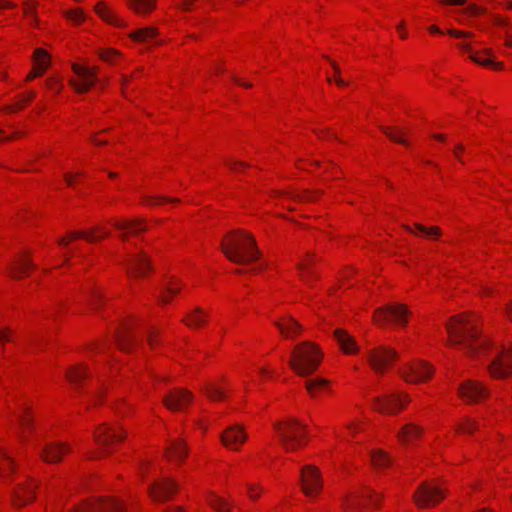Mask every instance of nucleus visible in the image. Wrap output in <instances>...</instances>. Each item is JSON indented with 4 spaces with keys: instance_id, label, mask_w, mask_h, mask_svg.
Returning a JSON list of instances; mask_svg holds the SVG:
<instances>
[{
    "instance_id": "7c9ffc66",
    "label": "nucleus",
    "mask_w": 512,
    "mask_h": 512,
    "mask_svg": "<svg viewBox=\"0 0 512 512\" xmlns=\"http://www.w3.org/2000/svg\"><path fill=\"white\" fill-rule=\"evenodd\" d=\"M166 455L179 461H183L187 456V448L181 439L173 440L166 449Z\"/></svg>"
},
{
    "instance_id": "f257e3e1",
    "label": "nucleus",
    "mask_w": 512,
    "mask_h": 512,
    "mask_svg": "<svg viewBox=\"0 0 512 512\" xmlns=\"http://www.w3.org/2000/svg\"><path fill=\"white\" fill-rule=\"evenodd\" d=\"M475 319L467 315L454 316L446 324L449 343L459 346L470 356H479L487 347L486 340L479 339Z\"/></svg>"
},
{
    "instance_id": "c756f323",
    "label": "nucleus",
    "mask_w": 512,
    "mask_h": 512,
    "mask_svg": "<svg viewBox=\"0 0 512 512\" xmlns=\"http://www.w3.org/2000/svg\"><path fill=\"white\" fill-rule=\"evenodd\" d=\"M181 288V283L174 277L167 278L162 284V292L160 295V300L163 303H169L171 295H176Z\"/></svg>"
},
{
    "instance_id": "423d86ee",
    "label": "nucleus",
    "mask_w": 512,
    "mask_h": 512,
    "mask_svg": "<svg viewBox=\"0 0 512 512\" xmlns=\"http://www.w3.org/2000/svg\"><path fill=\"white\" fill-rule=\"evenodd\" d=\"M397 357L398 353L396 350L384 345H379L367 352L370 366L379 374H383Z\"/></svg>"
},
{
    "instance_id": "a19ab883",
    "label": "nucleus",
    "mask_w": 512,
    "mask_h": 512,
    "mask_svg": "<svg viewBox=\"0 0 512 512\" xmlns=\"http://www.w3.org/2000/svg\"><path fill=\"white\" fill-rule=\"evenodd\" d=\"M86 377L87 367L84 365H77L67 371L68 380L75 385L79 384Z\"/></svg>"
},
{
    "instance_id": "4d7b16f0",
    "label": "nucleus",
    "mask_w": 512,
    "mask_h": 512,
    "mask_svg": "<svg viewBox=\"0 0 512 512\" xmlns=\"http://www.w3.org/2000/svg\"><path fill=\"white\" fill-rule=\"evenodd\" d=\"M102 301V295L98 291H92L91 299H90V305L93 309H97L99 304Z\"/></svg>"
},
{
    "instance_id": "f8f14e48",
    "label": "nucleus",
    "mask_w": 512,
    "mask_h": 512,
    "mask_svg": "<svg viewBox=\"0 0 512 512\" xmlns=\"http://www.w3.org/2000/svg\"><path fill=\"white\" fill-rule=\"evenodd\" d=\"M72 69L79 80H71L70 83L78 93L87 92L97 81L96 70L94 68L74 63Z\"/></svg>"
},
{
    "instance_id": "e433bc0d",
    "label": "nucleus",
    "mask_w": 512,
    "mask_h": 512,
    "mask_svg": "<svg viewBox=\"0 0 512 512\" xmlns=\"http://www.w3.org/2000/svg\"><path fill=\"white\" fill-rule=\"evenodd\" d=\"M14 462L13 459L7 454V452L0 448V478L6 479L9 472L13 471Z\"/></svg>"
},
{
    "instance_id": "6ab92c4d",
    "label": "nucleus",
    "mask_w": 512,
    "mask_h": 512,
    "mask_svg": "<svg viewBox=\"0 0 512 512\" xmlns=\"http://www.w3.org/2000/svg\"><path fill=\"white\" fill-rule=\"evenodd\" d=\"M459 48L466 53H469V58L482 66L492 67L494 69L501 70L504 65L502 62H495L494 55L491 49H485L483 52L487 57L479 56L476 52L473 51L472 47L468 43L459 44Z\"/></svg>"
},
{
    "instance_id": "a211bd4d",
    "label": "nucleus",
    "mask_w": 512,
    "mask_h": 512,
    "mask_svg": "<svg viewBox=\"0 0 512 512\" xmlns=\"http://www.w3.org/2000/svg\"><path fill=\"white\" fill-rule=\"evenodd\" d=\"M247 434L243 426L232 425L221 434V441L227 448L238 450L246 441Z\"/></svg>"
},
{
    "instance_id": "774afa93",
    "label": "nucleus",
    "mask_w": 512,
    "mask_h": 512,
    "mask_svg": "<svg viewBox=\"0 0 512 512\" xmlns=\"http://www.w3.org/2000/svg\"><path fill=\"white\" fill-rule=\"evenodd\" d=\"M233 80H234L237 84H239V85H241V86H244V87H246V88H250V87H252V83H249V82H242V81H241L240 79H238L237 77H233Z\"/></svg>"
},
{
    "instance_id": "3c124183",
    "label": "nucleus",
    "mask_w": 512,
    "mask_h": 512,
    "mask_svg": "<svg viewBox=\"0 0 512 512\" xmlns=\"http://www.w3.org/2000/svg\"><path fill=\"white\" fill-rule=\"evenodd\" d=\"M67 18L75 24H80L85 20V14L82 10H71L66 14Z\"/></svg>"
},
{
    "instance_id": "393cba45",
    "label": "nucleus",
    "mask_w": 512,
    "mask_h": 512,
    "mask_svg": "<svg viewBox=\"0 0 512 512\" xmlns=\"http://www.w3.org/2000/svg\"><path fill=\"white\" fill-rule=\"evenodd\" d=\"M35 484L32 481L19 484L13 488V501L16 506L24 505L34 498Z\"/></svg>"
},
{
    "instance_id": "2eb2a0df",
    "label": "nucleus",
    "mask_w": 512,
    "mask_h": 512,
    "mask_svg": "<svg viewBox=\"0 0 512 512\" xmlns=\"http://www.w3.org/2000/svg\"><path fill=\"white\" fill-rule=\"evenodd\" d=\"M94 437L101 448L106 451L114 442L123 440L124 434L119 427L102 425L95 431Z\"/></svg>"
},
{
    "instance_id": "8fccbe9b",
    "label": "nucleus",
    "mask_w": 512,
    "mask_h": 512,
    "mask_svg": "<svg viewBox=\"0 0 512 512\" xmlns=\"http://www.w3.org/2000/svg\"><path fill=\"white\" fill-rule=\"evenodd\" d=\"M289 197H291L293 199H296L298 201H302V202L313 201V200L316 199V195L312 191H302V192L297 193V194H290L289 193Z\"/></svg>"
},
{
    "instance_id": "79ce46f5",
    "label": "nucleus",
    "mask_w": 512,
    "mask_h": 512,
    "mask_svg": "<svg viewBox=\"0 0 512 512\" xmlns=\"http://www.w3.org/2000/svg\"><path fill=\"white\" fill-rule=\"evenodd\" d=\"M207 320V314L200 308H196L187 319L183 321L190 327H199Z\"/></svg>"
},
{
    "instance_id": "bb28decb",
    "label": "nucleus",
    "mask_w": 512,
    "mask_h": 512,
    "mask_svg": "<svg viewBox=\"0 0 512 512\" xmlns=\"http://www.w3.org/2000/svg\"><path fill=\"white\" fill-rule=\"evenodd\" d=\"M157 29L155 27H145L137 29L130 34V37L137 42L159 44L157 40Z\"/></svg>"
},
{
    "instance_id": "4c0bfd02",
    "label": "nucleus",
    "mask_w": 512,
    "mask_h": 512,
    "mask_svg": "<svg viewBox=\"0 0 512 512\" xmlns=\"http://www.w3.org/2000/svg\"><path fill=\"white\" fill-rule=\"evenodd\" d=\"M305 387L311 396L323 392L328 388V381L324 378H315L305 382Z\"/></svg>"
},
{
    "instance_id": "680f3d73",
    "label": "nucleus",
    "mask_w": 512,
    "mask_h": 512,
    "mask_svg": "<svg viewBox=\"0 0 512 512\" xmlns=\"http://www.w3.org/2000/svg\"><path fill=\"white\" fill-rule=\"evenodd\" d=\"M439 1L442 4H447V5H460L465 2V0H439Z\"/></svg>"
},
{
    "instance_id": "9b49d317",
    "label": "nucleus",
    "mask_w": 512,
    "mask_h": 512,
    "mask_svg": "<svg viewBox=\"0 0 512 512\" xmlns=\"http://www.w3.org/2000/svg\"><path fill=\"white\" fill-rule=\"evenodd\" d=\"M302 490L307 496L317 494L322 487V478L318 468L312 465L304 466L300 471Z\"/></svg>"
},
{
    "instance_id": "20e7f679",
    "label": "nucleus",
    "mask_w": 512,
    "mask_h": 512,
    "mask_svg": "<svg viewBox=\"0 0 512 512\" xmlns=\"http://www.w3.org/2000/svg\"><path fill=\"white\" fill-rule=\"evenodd\" d=\"M274 429L279 438V443L287 452L295 451L299 446L304 445L306 437V426L297 419L291 418L283 422H275Z\"/></svg>"
},
{
    "instance_id": "c9c22d12",
    "label": "nucleus",
    "mask_w": 512,
    "mask_h": 512,
    "mask_svg": "<svg viewBox=\"0 0 512 512\" xmlns=\"http://www.w3.org/2000/svg\"><path fill=\"white\" fill-rule=\"evenodd\" d=\"M313 262L312 255H306V258L297 264L298 270L300 272L301 279L309 284L313 279L314 272L310 269V265Z\"/></svg>"
},
{
    "instance_id": "37998d69",
    "label": "nucleus",
    "mask_w": 512,
    "mask_h": 512,
    "mask_svg": "<svg viewBox=\"0 0 512 512\" xmlns=\"http://www.w3.org/2000/svg\"><path fill=\"white\" fill-rule=\"evenodd\" d=\"M130 7L139 14H145L154 9L155 0H130Z\"/></svg>"
},
{
    "instance_id": "603ef678",
    "label": "nucleus",
    "mask_w": 512,
    "mask_h": 512,
    "mask_svg": "<svg viewBox=\"0 0 512 512\" xmlns=\"http://www.w3.org/2000/svg\"><path fill=\"white\" fill-rule=\"evenodd\" d=\"M205 393L207 394V396L209 398H211L213 400L221 399L224 396L223 391L214 385H208L205 388Z\"/></svg>"
},
{
    "instance_id": "39448f33",
    "label": "nucleus",
    "mask_w": 512,
    "mask_h": 512,
    "mask_svg": "<svg viewBox=\"0 0 512 512\" xmlns=\"http://www.w3.org/2000/svg\"><path fill=\"white\" fill-rule=\"evenodd\" d=\"M444 491L432 482H423L413 494V500L419 508H429L444 499Z\"/></svg>"
},
{
    "instance_id": "7ed1b4c3",
    "label": "nucleus",
    "mask_w": 512,
    "mask_h": 512,
    "mask_svg": "<svg viewBox=\"0 0 512 512\" xmlns=\"http://www.w3.org/2000/svg\"><path fill=\"white\" fill-rule=\"evenodd\" d=\"M322 357L323 355L317 345L304 341L295 346L289 360V366L297 375L306 377L318 369Z\"/></svg>"
},
{
    "instance_id": "5701e85b",
    "label": "nucleus",
    "mask_w": 512,
    "mask_h": 512,
    "mask_svg": "<svg viewBox=\"0 0 512 512\" xmlns=\"http://www.w3.org/2000/svg\"><path fill=\"white\" fill-rule=\"evenodd\" d=\"M70 451L65 443L52 442L41 449V456L48 463H57L62 456Z\"/></svg>"
},
{
    "instance_id": "09e8293b",
    "label": "nucleus",
    "mask_w": 512,
    "mask_h": 512,
    "mask_svg": "<svg viewBox=\"0 0 512 512\" xmlns=\"http://www.w3.org/2000/svg\"><path fill=\"white\" fill-rule=\"evenodd\" d=\"M24 14L33 24L37 23L36 7L34 3L26 2L23 7Z\"/></svg>"
},
{
    "instance_id": "c85d7f7f",
    "label": "nucleus",
    "mask_w": 512,
    "mask_h": 512,
    "mask_svg": "<svg viewBox=\"0 0 512 512\" xmlns=\"http://www.w3.org/2000/svg\"><path fill=\"white\" fill-rule=\"evenodd\" d=\"M334 336L340 345L341 349L345 353H355L358 351V346L355 340L343 329H336L334 331Z\"/></svg>"
},
{
    "instance_id": "de8ad7c7",
    "label": "nucleus",
    "mask_w": 512,
    "mask_h": 512,
    "mask_svg": "<svg viewBox=\"0 0 512 512\" xmlns=\"http://www.w3.org/2000/svg\"><path fill=\"white\" fill-rule=\"evenodd\" d=\"M382 131L394 142L403 144L405 146H408L409 143L406 139L402 137V132L394 133L390 128L388 127H381Z\"/></svg>"
},
{
    "instance_id": "f704fd0d",
    "label": "nucleus",
    "mask_w": 512,
    "mask_h": 512,
    "mask_svg": "<svg viewBox=\"0 0 512 512\" xmlns=\"http://www.w3.org/2000/svg\"><path fill=\"white\" fill-rule=\"evenodd\" d=\"M404 227L407 231H409L411 233H414V234L420 233L429 239L438 238L442 234L440 228L436 227V226L428 228V227L423 226L422 224L415 223L414 227H415L416 231L412 230V228L408 225H406Z\"/></svg>"
},
{
    "instance_id": "72a5a7b5",
    "label": "nucleus",
    "mask_w": 512,
    "mask_h": 512,
    "mask_svg": "<svg viewBox=\"0 0 512 512\" xmlns=\"http://www.w3.org/2000/svg\"><path fill=\"white\" fill-rule=\"evenodd\" d=\"M421 433L422 429L419 426L413 423H408L402 427L398 433V437L401 441L408 443L419 437Z\"/></svg>"
},
{
    "instance_id": "ea45409f",
    "label": "nucleus",
    "mask_w": 512,
    "mask_h": 512,
    "mask_svg": "<svg viewBox=\"0 0 512 512\" xmlns=\"http://www.w3.org/2000/svg\"><path fill=\"white\" fill-rule=\"evenodd\" d=\"M20 438L26 439L28 432L32 429L33 424L28 409H24L19 415Z\"/></svg>"
},
{
    "instance_id": "cd10ccee",
    "label": "nucleus",
    "mask_w": 512,
    "mask_h": 512,
    "mask_svg": "<svg viewBox=\"0 0 512 512\" xmlns=\"http://www.w3.org/2000/svg\"><path fill=\"white\" fill-rule=\"evenodd\" d=\"M116 342L123 351H129V348L136 343L135 336L128 324L123 325L116 335Z\"/></svg>"
},
{
    "instance_id": "0eeeda50",
    "label": "nucleus",
    "mask_w": 512,
    "mask_h": 512,
    "mask_svg": "<svg viewBox=\"0 0 512 512\" xmlns=\"http://www.w3.org/2000/svg\"><path fill=\"white\" fill-rule=\"evenodd\" d=\"M408 310L407 307L401 304H388L378 308L374 313V321L382 326L389 320L400 324H407Z\"/></svg>"
},
{
    "instance_id": "6e6d98bb",
    "label": "nucleus",
    "mask_w": 512,
    "mask_h": 512,
    "mask_svg": "<svg viewBox=\"0 0 512 512\" xmlns=\"http://www.w3.org/2000/svg\"><path fill=\"white\" fill-rule=\"evenodd\" d=\"M33 98H34V92H31L27 96H25L22 100H20L17 103V106H15V107L14 106H8L6 109H7V111L14 112L17 109H20V108L24 107V105L26 103H28L29 101H31Z\"/></svg>"
},
{
    "instance_id": "4468645a",
    "label": "nucleus",
    "mask_w": 512,
    "mask_h": 512,
    "mask_svg": "<svg viewBox=\"0 0 512 512\" xmlns=\"http://www.w3.org/2000/svg\"><path fill=\"white\" fill-rule=\"evenodd\" d=\"M459 396L467 403H476L488 395L484 385L476 380H467L458 388Z\"/></svg>"
},
{
    "instance_id": "a878e982",
    "label": "nucleus",
    "mask_w": 512,
    "mask_h": 512,
    "mask_svg": "<svg viewBox=\"0 0 512 512\" xmlns=\"http://www.w3.org/2000/svg\"><path fill=\"white\" fill-rule=\"evenodd\" d=\"M114 227L123 233L120 235L121 239L126 240L128 233L137 234L145 231L146 227L141 219L129 220V221H117Z\"/></svg>"
},
{
    "instance_id": "338daca9",
    "label": "nucleus",
    "mask_w": 512,
    "mask_h": 512,
    "mask_svg": "<svg viewBox=\"0 0 512 512\" xmlns=\"http://www.w3.org/2000/svg\"><path fill=\"white\" fill-rule=\"evenodd\" d=\"M194 1H195V0H183L182 5H181V6H182V9H184V10H189V9H190V7H191V5H192V3H193Z\"/></svg>"
},
{
    "instance_id": "6e6552de",
    "label": "nucleus",
    "mask_w": 512,
    "mask_h": 512,
    "mask_svg": "<svg viewBox=\"0 0 512 512\" xmlns=\"http://www.w3.org/2000/svg\"><path fill=\"white\" fill-rule=\"evenodd\" d=\"M381 496L369 488H364L361 491H357L347 496L344 502V509L347 512H361L366 507L368 502H371L376 507Z\"/></svg>"
},
{
    "instance_id": "13d9d810",
    "label": "nucleus",
    "mask_w": 512,
    "mask_h": 512,
    "mask_svg": "<svg viewBox=\"0 0 512 512\" xmlns=\"http://www.w3.org/2000/svg\"><path fill=\"white\" fill-rule=\"evenodd\" d=\"M448 34L453 37H470L471 36V34H468L466 32L460 31V30H455V29L448 30Z\"/></svg>"
},
{
    "instance_id": "c03bdc74",
    "label": "nucleus",
    "mask_w": 512,
    "mask_h": 512,
    "mask_svg": "<svg viewBox=\"0 0 512 512\" xmlns=\"http://www.w3.org/2000/svg\"><path fill=\"white\" fill-rule=\"evenodd\" d=\"M371 460L379 468L387 467L391 462L390 457L380 450L371 453Z\"/></svg>"
},
{
    "instance_id": "864d4df0",
    "label": "nucleus",
    "mask_w": 512,
    "mask_h": 512,
    "mask_svg": "<svg viewBox=\"0 0 512 512\" xmlns=\"http://www.w3.org/2000/svg\"><path fill=\"white\" fill-rule=\"evenodd\" d=\"M177 199L165 198L162 196H148L145 199V202L148 205H160L163 202H177Z\"/></svg>"
},
{
    "instance_id": "ddd939ff",
    "label": "nucleus",
    "mask_w": 512,
    "mask_h": 512,
    "mask_svg": "<svg viewBox=\"0 0 512 512\" xmlns=\"http://www.w3.org/2000/svg\"><path fill=\"white\" fill-rule=\"evenodd\" d=\"M493 377L504 378L512 374V346L502 349L489 365Z\"/></svg>"
},
{
    "instance_id": "9d476101",
    "label": "nucleus",
    "mask_w": 512,
    "mask_h": 512,
    "mask_svg": "<svg viewBox=\"0 0 512 512\" xmlns=\"http://www.w3.org/2000/svg\"><path fill=\"white\" fill-rule=\"evenodd\" d=\"M410 401L408 396L404 398L398 394H386L384 396L374 397L372 400V405L375 410L386 413V414H395Z\"/></svg>"
},
{
    "instance_id": "412c9836",
    "label": "nucleus",
    "mask_w": 512,
    "mask_h": 512,
    "mask_svg": "<svg viewBox=\"0 0 512 512\" xmlns=\"http://www.w3.org/2000/svg\"><path fill=\"white\" fill-rule=\"evenodd\" d=\"M109 235V232L101 227H95L90 231H75L69 233V239L61 238L58 243L61 246H68L69 240L83 238L89 243L99 241Z\"/></svg>"
},
{
    "instance_id": "58836bf2",
    "label": "nucleus",
    "mask_w": 512,
    "mask_h": 512,
    "mask_svg": "<svg viewBox=\"0 0 512 512\" xmlns=\"http://www.w3.org/2000/svg\"><path fill=\"white\" fill-rule=\"evenodd\" d=\"M33 267L34 265L29 259L22 257L16 262L15 266L11 268L10 273L13 278H20L26 274L27 270Z\"/></svg>"
},
{
    "instance_id": "aec40b11",
    "label": "nucleus",
    "mask_w": 512,
    "mask_h": 512,
    "mask_svg": "<svg viewBox=\"0 0 512 512\" xmlns=\"http://www.w3.org/2000/svg\"><path fill=\"white\" fill-rule=\"evenodd\" d=\"M127 273L133 277H143L150 269V263L147 255L141 251L137 255L124 261Z\"/></svg>"
},
{
    "instance_id": "2f4dec72",
    "label": "nucleus",
    "mask_w": 512,
    "mask_h": 512,
    "mask_svg": "<svg viewBox=\"0 0 512 512\" xmlns=\"http://www.w3.org/2000/svg\"><path fill=\"white\" fill-rule=\"evenodd\" d=\"M34 68L39 71V74H43L50 64V56L46 50L38 48L34 51L33 55Z\"/></svg>"
},
{
    "instance_id": "4be33fe9",
    "label": "nucleus",
    "mask_w": 512,
    "mask_h": 512,
    "mask_svg": "<svg viewBox=\"0 0 512 512\" xmlns=\"http://www.w3.org/2000/svg\"><path fill=\"white\" fill-rule=\"evenodd\" d=\"M177 490V484L170 480L164 479L155 483L150 488V495L155 501H165Z\"/></svg>"
},
{
    "instance_id": "e2e57ef3",
    "label": "nucleus",
    "mask_w": 512,
    "mask_h": 512,
    "mask_svg": "<svg viewBox=\"0 0 512 512\" xmlns=\"http://www.w3.org/2000/svg\"><path fill=\"white\" fill-rule=\"evenodd\" d=\"M468 13L471 15H477L481 13V9L475 5H472L468 8Z\"/></svg>"
},
{
    "instance_id": "b1692460",
    "label": "nucleus",
    "mask_w": 512,
    "mask_h": 512,
    "mask_svg": "<svg viewBox=\"0 0 512 512\" xmlns=\"http://www.w3.org/2000/svg\"><path fill=\"white\" fill-rule=\"evenodd\" d=\"M274 324L286 338H294L303 330L302 325L290 315L285 316L281 320L275 321Z\"/></svg>"
},
{
    "instance_id": "f03ea898",
    "label": "nucleus",
    "mask_w": 512,
    "mask_h": 512,
    "mask_svg": "<svg viewBox=\"0 0 512 512\" xmlns=\"http://www.w3.org/2000/svg\"><path fill=\"white\" fill-rule=\"evenodd\" d=\"M220 248L227 259L235 264H247L260 256L255 239L244 231L229 233L221 241Z\"/></svg>"
},
{
    "instance_id": "1a4fd4ad",
    "label": "nucleus",
    "mask_w": 512,
    "mask_h": 512,
    "mask_svg": "<svg viewBox=\"0 0 512 512\" xmlns=\"http://www.w3.org/2000/svg\"><path fill=\"white\" fill-rule=\"evenodd\" d=\"M432 373V367L422 361L405 364L399 369V375L409 383L426 381L431 377Z\"/></svg>"
},
{
    "instance_id": "bf43d9fd",
    "label": "nucleus",
    "mask_w": 512,
    "mask_h": 512,
    "mask_svg": "<svg viewBox=\"0 0 512 512\" xmlns=\"http://www.w3.org/2000/svg\"><path fill=\"white\" fill-rule=\"evenodd\" d=\"M227 165H229V167L233 171H237L238 167H246L247 166V164H245L243 162H238V161H230V162L227 163Z\"/></svg>"
},
{
    "instance_id": "dca6fc26",
    "label": "nucleus",
    "mask_w": 512,
    "mask_h": 512,
    "mask_svg": "<svg viewBox=\"0 0 512 512\" xmlns=\"http://www.w3.org/2000/svg\"><path fill=\"white\" fill-rule=\"evenodd\" d=\"M193 399L192 394L184 389L176 388L171 391L163 398V404L172 411L181 410L186 405L191 403Z\"/></svg>"
},
{
    "instance_id": "052dcab7",
    "label": "nucleus",
    "mask_w": 512,
    "mask_h": 512,
    "mask_svg": "<svg viewBox=\"0 0 512 512\" xmlns=\"http://www.w3.org/2000/svg\"><path fill=\"white\" fill-rule=\"evenodd\" d=\"M248 495L251 499H257L259 497V493L255 492V488L252 485H248Z\"/></svg>"
},
{
    "instance_id": "69168bd1",
    "label": "nucleus",
    "mask_w": 512,
    "mask_h": 512,
    "mask_svg": "<svg viewBox=\"0 0 512 512\" xmlns=\"http://www.w3.org/2000/svg\"><path fill=\"white\" fill-rule=\"evenodd\" d=\"M155 334H156L155 331H151L148 335V342L151 347H154V344H155Z\"/></svg>"
},
{
    "instance_id": "a18cd8bd",
    "label": "nucleus",
    "mask_w": 512,
    "mask_h": 512,
    "mask_svg": "<svg viewBox=\"0 0 512 512\" xmlns=\"http://www.w3.org/2000/svg\"><path fill=\"white\" fill-rule=\"evenodd\" d=\"M209 505L219 512H228L231 509V504L225 502L218 496H212L209 500Z\"/></svg>"
},
{
    "instance_id": "473e14b6",
    "label": "nucleus",
    "mask_w": 512,
    "mask_h": 512,
    "mask_svg": "<svg viewBox=\"0 0 512 512\" xmlns=\"http://www.w3.org/2000/svg\"><path fill=\"white\" fill-rule=\"evenodd\" d=\"M96 13L109 24L121 27L124 26L125 23L122 19H120L117 15L111 12L108 8L105 7L103 3H98L95 7Z\"/></svg>"
},
{
    "instance_id": "5fc2aeb1",
    "label": "nucleus",
    "mask_w": 512,
    "mask_h": 512,
    "mask_svg": "<svg viewBox=\"0 0 512 512\" xmlns=\"http://www.w3.org/2000/svg\"><path fill=\"white\" fill-rule=\"evenodd\" d=\"M119 55L118 51L116 50H113V49H107V50H103L101 51L100 53V57L102 60L106 61V62H109V63H112L114 61V59Z\"/></svg>"
},
{
    "instance_id": "49530a36",
    "label": "nucleus",
    "mask_w": 512,
    "mask_h": 512,
    "mask_svg": "<svg viewBox=\"0 0 512 512\" xmlns=\"http://www.w3.org/2000/svg\"><path fill=\"white\" fill-rule=\"evenodd\" d=\"M478 426L479 425L475 420L467 417L461 423L458 424L457 431L470 434L474 430H476Z\"/></svg>"
},
{
    "instance_id": "f3484780",
    "label": "nucleus",
    "mask_w": 512,
    "mask_h": 512,
    "mask_svg": "<svg viewBox=\"0 0 512 512\" xmlns=\"http://www.w3.org/2000/svg\"><path fill=\"white\" fill-rule=\"evenodd\" d=\"M122 511L121 505L111 499H99L94 502L84 503L75 507L69 512H120Z\"/></svg>"
},
{
    "instance_id": "0e129e2a",
    "label": "nucleus",
    "mask_w": 512,
    "mask_h": 512,
    "mask_svg": "<svg viewBox=\"0 0 512 512\" xmlns=\"http://www.w3.org/2000/svg\"><path fill=\"white\" fill-rule=\"evenodd\" d=\"M0 7L1 8H13L14 4L9 2L8 0H0Z\"/></svg>"
}]
</instances>
